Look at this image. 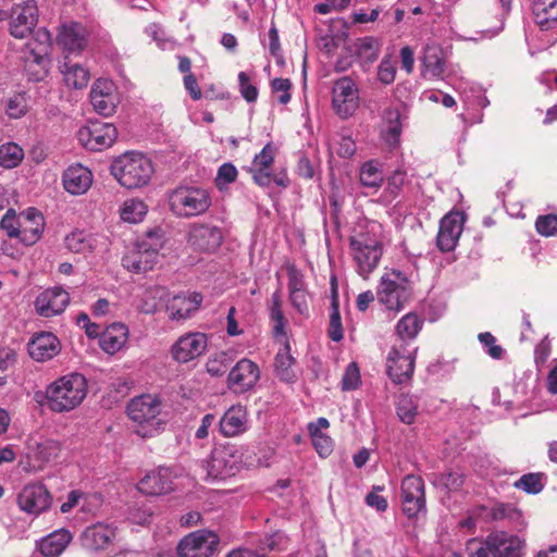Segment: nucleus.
Returning <instances> with one entry per match:
<instances>
[{"mask_svg": "<svg viewBox=\"0 0 557 557\" xmlns=\"http://www.w3.org/2000/svg\"><path fill=\"white\" fill-rule=\"evenodd\" d=\"M418 347L413 343L395 342L386 357V371L389 379L401 384L411 379Z\"/></svg>", "mask_w": 557, "mask_h": 557, "instance_id": "9", "label": "nucleus"}, {"mask_svg": "<svg viewBox=\"0 0 557 557\" xmlns=\"http://www.w3.org/2000/svg\"><path fill=\"white\" fill-rule=\"evenodd\" d=\"M18 239L27 246L39 240L45 227L44 215L35 208H28L20 213Z\"/></svg>", "mask_w": 557, "mask_h": 557, "instance_id": "28", "label": "nucleus"}, {"mask_svg": "<svg viewBox=\"0 0 557 557\" xmlns=\"http://www.w3.org/2000/svg\"><path fill=\"white\" fill-rule=\"evenodd\" d=\"M38 10L34 0L13 7L11 12L10 33L15 38L28 36L37 23Z\"/></svg>", "mask_w": 557, "mask_h": 557, "instance_id": "21", "label": "nucleus"}, {"mask_svg": "<svg viewBox=\"0 0 557 557\" xmlns=\"http://www.w3.org/2000/svg\"><path fill=\"white\" fill-rule=\"evenodd\" d=\"M36 39L40 41V47L37 52L33 53L34 61L42 69H46L49 63L48 51L51 44V35L46 28H39L36 33Z\"/></svg>", "mask_w": 557, "mask_h": 557, "instance_id": "51", "label": "nucleus"}, {"mask_svg": "<svg viewBox=\"0 0 557 557\" xmlns=\"http://www.w3.org/2000/svg\"><path fill=\"white\" fill-rule=\"evenodd\" d=\"M411 296L407 276L398 271L385 272L380 281L377 299L387 310L400 311Z\"/></svg>", "mask_w": 557, "mask_h": 557, "instance_id": "8", "label": "nucleus"}, {"mask_svg": "<svg viewBox=\"0 0 557 557\" xmlns=\"http://www.w3.org/2000/svg\"><path fill=\"white\" fill-rule=\"evenodd\" d=\"M219 545V536L208 530H197L184 536L178 546V557H212Z\"/></svg>", "mask_w": 557, "mask_h": 557, "instance_id": "14", "label": "nucleus"}, {"mask_svg": "<svg viewBox=\"0 0 557 557\" xmlns=\"http://www.w3.org/2000/svg\"><path fill=\"white\" fill-rule=\"evenodd\" d=\"M208 346V337L201 332H189L173 344L171 354L181 363H186L201 356Z\"/></svg>", "mask_w": 557, "mask_h": 557, "instance_id": "20", "label": "nucleus"}, {"mask_svg": "<svg viewBox=\"0 0 557 557\" xmlns=\"http://www.w3.org/2000/svg\"><path fill=\"white\" fill-rule=\"evenodd\" d=\"M384 228L376 221L368 222L364 230L350 238L352 258L359 275L367 278L379 265L383 253Z\"/></svg>", "mask_w": 557, "mask_h": 557, "instance_id": "1", "label": "nucleus"}, {"mask_svg": "<svg viewBox=\"0 0 557 557\" xmlns=\"http://www.w3.org/2000/svg\"><path fill=\"white\" fill-rule=\"evenodd\" d=\"M522 541L513 534L497 531L485 539H472L467 543L468 557H520ZM443 557H461L455 550H446Z\"/></svg>", "mask_w": 557, "mask_h": 557, "instance_id": "3", "label": "nucleus"}, {"mask_svg": "<svg viewBox=\"0 0 557 557\" xmlns=\"http://www.w3.org/2000/svg\"><path fill=\"white\" fill-rule=\"evenodd\" d=\"M98 237L84 231L72 232L64 239L65 247L75 253L94 250L98 246Z\"/></svg>", "mask_w": 557, "mask_h": 557, "instance_id": "40", "label": "nucleus"}, {"mask_svg": "<svg viewBox=\"0 0 557 557\" xmlns=\"http://www.w3.org/2000/svg\"><path fill=\"white\" fill-rule=\"evenodd\" d=\"M407 182V174L405 171L398 169L396 170L387 180L386 191L392 196L396 197L401 187Z\"/></svg>", "mask_w": 557, "mask_h": 557, "instance_id": "62", "label": "nucleus"}, {"mask_svg": "<svg viewBox=\"0 0 557 557\" xmlns=\"http://www.w3.org/2000/svg\"><path fill=\"white\" fill-rule=\"evenodd\" d=\"M293 363L294 358L289 352V347L286 345L275 357V370L282 381L292 382L295 380V374L292 370Z\"/></svg>", "mask_w": 557, "mask_h": 557, "instance_id": "48", "label": "nucleus"}, {"mask_svg": "<svg viewBox=\"0 0 557 557\" xmlns=\"http://www.w3.org/2000/svg\"><path fill=\"white\" fill-rule=\"evenodd\" d=\"M128 334V327L125 324L113 323L101 333L99 345L104 352L114 355L125 347Z\"/></svg>", "mask_w": 557, "mask_h": 557, "instance_id": "34", "label": "nucleus"}, {"mask_svg": "<svg viewBox=\"0 0 557 557\" xmlns=\"http://www.w3.org/2000/svg\"><path fill=\"white\" fill-rule=\"evenodd\" d=\"M396 410L401 422L411 424L418 414V401L412 396L401 395L397 400Z\"/></svg>", "mask_w": 557, "mask_h": 557, "instance_id": "49", "label": "nucleus"}, {"mask_svg": "<svg viewBox=\"0 0 557 557\" xmlns=\"http://www.w3.org/2000/svg\"><path fill=\"white\" fill-rule=\"evenodd\" d=\"M275 157V148L272 144H268L263 149L253 158L251 168L253 169H270Z\"/></svg>", "mask_w": 557, "mask_h": 557, "instance_id": "59", "label": "nucleus"}, {"mask_svg": "<svg viewBox=\"0 0 557 557\" xmlns=\"http://www.w3.org/2000/svg\"><path fill=\"white\" fill-rule=\"evenodd\" d=\"M27 98L24 92H16L11 96L5 106V112L11 119H20L27 112Z\"/></svg>", "mask_w": 557, "mask_h": 557, "instance_id": "53", "label": "nucleus"}, {"mask_svg": "<svg viewBox=\"0 0 557 557\" xmlns=\"http://www.w3.org/2000/svg\"><path fill=\"white\" fill-rule=\"evenodd\" d=\"M383 120L382 137L388 146L395 147L401 134L400 112L398 109L389 108L385 110Z\"/></svg>", "mask_w": 557, "mask_h": 557, "instance_id": "39", "label": "nucleus"}, {"mask_svg": "<svg viewBox=\"0 0 557 557\" xmlns=\"http://www.w3.org/2000/svg\"><path fill=\"white\" fill-rule=\"evenodd\" d=\"M154 173L151 160L140 152L128 151L115 158L111 174L127 189L141 188L150 182Z\"/></svg>", "mask_w": 557, "mask_h": 557, "instance_id": "4", "label": "nucleus"}, {"mask_svg": "<svg viewBox=\"0 0 557 557\" xmlns=\"http://www.w3.org/2000/svg\"><path fill=\"white\" fill-rule=\"evenodd\" d=\"M94 182V175L91 171L77 163L69 166L62 176V183L64 189L71 195H84L86 194Z\"/></svg>", "mask_w": 557, "mask_h": 557, "instance_id": "29", "label": "nucleus"}, {"mask_svg": "<svg viewBox=\"0 0 557 557\" xmlns=\"http://www.w3.org/2000/svg\"><path fill=\"white\" fill-rule=\"evenodd\" d=\"M28 449V463L25 470L35 473L59 456L60 445L53 440L35 441L29 444Z\"/></svg>", "mask_w": 557, "mask_h": 557, "instance_id": "25", "label": "nucleus"}, {"mask_svg": "<svg viewBox=\"0 0 557 557\" xmlns=\"http://www.w3.org/2000/svg\"><path fill=\"white\" fill-rule=\"evenodd\" d=\"M317 453L325 458L333 451V441L325 433L311 438Z\"/></svg>", "mask_w": 557, "mask_h": 557, "instance_id": "64", "label": "nucleus"}, {"mask_svg": "<svg viewBox=\"0 0 557 557\" xmlns=\"http://www.w3.org/2000/svg\"><path fill=\"white\" fill-rule=\"evenodd\" d=\"M88 28L78 22H69L61 25L57 42L66 55H79L89 42Z\"/></svg>", "mask_w": 557, "mask_h": 557, "instance_id": "16", "label": "nucleus"}, {"mask_svg": "<svg viewBox=\"0 0 557 557\" xmlns=\"http://www.w3.org/2000/svg\"><path fill=\"white\" fill-rule=\"evenodd\" d=\"M260 379L258 366L249 359H240L230 371L227 386L235 394L246 393L255 387Z\"/></svg>", "mask_w": 557, "mask_h": 557, "instance_id": "19", "label": "nucleus"}, {"mask_svg": "<svg viewBox=\"0 0 557 557\" xmlns=\"http://www.w3.org/2000/svg\"><path fill=\"white\" fill-rule=\"evenodd\" d=\"M513 486L528 494H537L544 487L542 482V475L540 473L523 474L519 480H517L513 483Z\"/></svg>", "mask_w": 557, "mask_h": 557, "instance_id": "54", "label": "nucleus"}, {"mask_svg": "<svg viewBox=\"0 0 557 557\" xmlns=\"http://www.w3.org/2000/svg\"><path fill=\"white\" fill-rule=\"evenodd\" d=\"M163 405L157 395L144 394L127 405V416L135 423V433L141 437L158 435L165 425Z\"/></svg>", "mask_w": 557, "mask_h": 557, "instance_id": "2", "label": "nucleus"}, {"mask_svg": "<svg viewBox=\"0 0 557 557\" xmlns=\"http://www.w3.org/2000/svg\"><path fill=\"white\" fill-rule=\"evenodd\" d=\"M61 351L60 339L51 332L36 333L28 343L29 356L38 362L51 360Z\"/></svg>", "mask_w": 557, "mask_h": 557, "instance_id": "26", "label": "nucleus"}, {"mask_svg": "<svg viewBox=\"0 0 557 557\" xmlns=\"http://www.w3.org/2000/svg\"><path fill=\"white\" fill-rule=\"evenodd\" d=\"M396 76V65L389 59H383L377 69V78L381 83L392 84Z\"/></svg>", "mask_w": 557, "mask_h": 557, "instance_id": "61", "label": "nucleus"}, {"mask_svg": "<svg viewBox=\"0 0 557 557\" xmlns=\"http://www.w3.org/2000/svg\"><path fill=\"white\" fill-rule=\"evenodd\" d=\"M332 302H331V314H330V327H329V336L334 342H339L343 334L342 319L338 307V298H337V289L335 286V278H332Z\"/></svg>", "mask_w": 557, "mask_h": 557, "instance_id": "44", "label": "nucleus"}, {"mask_svg": "<svg viewBox=\"0 0 557 557\" xmlns=\"http://www.w3.org/2000/svg\"><path fill=\"white\" fill-rule=\"evenodd\" d=\"M287 543L285 534L276 531L264 539L260 540L259 547L252 552L250 549H236L231 552L226 557H265L267 552L282 550Z\"/></svg>", "mask_w": 557, "mask_h": 557, "instance_id": "35", "label": "nucleus"}, {"mask_svg": "<svg viewBox=\"0 0 557 557\" xmlns=\"http://www.w3.org/2000/svg\"><path fill=\"white\" fill-rule=\"evenodd\" d=\"M168 292L162 286H149L143 288L136 296V308L146 314L154 313L166 297Z\"/></svg>", "mask_w": 557, "mask_h": 557, "instance_id": "37", "label": "nucleus"}, {"mask_svg": "<svg viewBox=\"0 0 557 557\" xmlns=\"http://www.w3.org/2000/svg\"><path fill=\"white\" fill-rule=\"evenodd\" d=\"M355 51L364 63L374 62L380 53V42L373 37H363L356 41Z\"/></svg>", "mask_w": 557, "mask_h": 557, "instance_id": "46", "label": "nucleus"}, {"mask_svg": "<svg viewBox=\"0 0 557 557\" xmlns=\"http://www.w3.org/2000/svg\"><path fill=\"white\" fill-rule=\"evenodd\" d=\"M272 90L280 92L278 101L282 104H286L290 101V87L292 83L288 78H274L271 83Z\"/></svg>", "mask_w": 557, "mask_h": 557, "instance_id": "63", "label": "nucleus"}, {"mask_svg": "<svg viewBox=\"0 0 557 557\" xmlns=\"http://www.w3.org/2000/svg\"><path fill=\"white\" fill-rule=\"evenodd\" d=\"M219 428L225 437L244 434L249 429L247 408L240 404L231 406L221 417Z\"/></svg>", "mask_w": 557, "mask_h": 557, "instance_id": "27", "label": "nucleus"}, {"mask_svg": "<svg viewBox=\"0 0 557 557\" xmlns=\"http://www.w3.org/2000/svg\"><path fill=\"white\" fill-rule=\"evenodd\" d=\"M422 324L423 321L414 313L404 315L396 325V342L412 343L422 329Z\"/></svg>", "mask_w": 557, "mask_h": 557, "instance_id": "41", "label": "nucleus"}, {"mask_svg": "<svg viewBox=\"0 0 557 557\" xmlns=\"http://www.w3.org/2000/svg\"><path fill=\"white\" fill-rule=\"evenodd\" d=\"M360 385V372L356 362H350L342 379V388L344 391H354Z\"/></svg>", "mask_w": 557, "mask_h": 557, "instance_id": "58", "label": "nucleus"}, {"mask_svg": "<svg viewBox=\"0 0 557 557\" xmlns=\"http://www.w3.org/2000/svg\"><path fill=\"white\" fill-rule=\"evenodd\" d=\"M359 178L361 185L369 188H379L384 181L383 172L374 161H368L361 166Z\"/></svg>", "mask_w": 557, "mask_h": 557, "instance_id": "47", "label": "nucleus"}, {"mask_svg": "<svg viewBox=\"0 0 557 557\" xmlns=\"http://www.w3.org/2000/svg\"><path fill=\"white\" fill-rule=\"evenodd\" d=\"M239 91L244 99L248 102H255L258 98V88L251 82L250 76L246 72L238 74Z\"/></svg>", "mask_w": 557, "mask_h": 557, "instance_id": "57", "label": "nucleus"}, {"mask_svg": "<svg viewBox=\"0 0 557 557\" xmlns=\"http://www.w3.org/2000/svg\"><path fill=\"white\" fill-rule=\"evenodd\" d=\"M532 13L542 30L557 28V0H532Z\"/></svg>", "mask_w": 557, "mask_h": 557, "instance_id": "36", "label": "nucleus"}, {"mask_svg": "<svg viewBox=\"0 0 557 557\" xmlns=\"http://www.w3.org/2000/svg\"><path fill=\"white\" fill-rule=\"evenodd\" d=\"M18 508L29 515H39L51 505V495L39 482L26 484L17 495Z\"/></svg>", "mask_w": 557, "mask_h": 557, "instance_id": "18", "label": "nucleus"}, {"mask_svg": "<svg viewBox=\"0 0 557 557\" xmlns=\"http://www.w3.org/2000/svg\"><path fill=\"white\" fill-rule=\"evenodd\" d=\"M169 206L172 213L178 218H196L210 209L212 196L205 187L182 185L170 193Z\"/></svg>", "mask_w": 557, "mask_h": 557, "instance_id": "6", "label": "nucleus"}, {"mask_svg": "<svg viewBox=\"0 0 557 557\" xmlns=\"http://www.w3.org/2000/svg\"><path fill=\"white\" fill-rule=\"evenodd\" d=\"M237 177V170L232 163L222 164L214 180L215 186L222 190Z\"/></svg>", "mask_w": 557, "mask_h": 557, "instance_id": "56", "label": "nucleus"}, {"mask_svg": "<svg viewBox=\"0 0 557 557\" xmlns=\"http://www.w3.org/2000/svg\"><path fill=\"white\" fill-rule=\"evenodd\" d=\"M403 512L409 518H417L426 510L424 482L421 476L406 475L400 485Z\"/></svg>", "mask_w": 557, "mask_h": 557, "instance_id": "12", "label": "nucleus"}, {"mask_svg": "<svg viewBox=\"0 0 557 557\" xmlns=\"http://www.w3.org/2000/svg\"><path fill=\"white\" fill-rule=\"evenodd\" d=\"M463 215L459 212L447 213L440 222L437 234V247L442 251H451L455 249L462 233Z\"/></svg>", "mask_w": 557, "mask_h": 557, "instance_id": "24", "label": "nucleus"}, {"mask_svg": "<svg viewBox=\"0 0 557 557\" xmlns=\"http://www.w3.org/2000/svg\"><path fill=\"white\" fill-rule=\"evenodd\" d=\"M87 394V381L79 373L64 375L46 389L48 407L54 412H65L82 404Z\"/></svg>", "mask_w": 557, "mask_h": 557, "instance_id": "5", "label": "nucleus"}, {"mask_svg": "<svg viewBox=\"0 0 557 557\" xmlns=\"http://www.w3.org/2000/svg\"><path fill=\"white\" fill-rule=\"evenodd\" d=\"M163 247L161 231L149 232L147 237L138 242L122 259L123 267L133 273H145L153 269Z\"/></svg>", "mask_w": 557, "mask_h": 557, "instance_id": "7", "label": "nucleus"}, {"mask_svg": "<svg viewBox=\"0 0 557 557\" xmlns=\"http://www.w3.org/2000/svg\"><path fill=\"white\" fill-rule=\"evenodd\" d=\"M535 227L541 235L553 236L557 234V216L553 214L539 216Z\"/></svg>", "mask_w": 557, "mask_h": 557, "instance_id": "60", "label": "nucleus"}, {"mask_svg": "<svg viewBox=\"0 0 557 557\" xmlns=\"http://www.w3.org/2000/svg\"><path fill=\"white\" fill-rule=\"evenodd\" d=\"M70 302V295L62 287L54 286L42 290L35 300L36 312L45 318L62 313Z\"/></svg>", "mask_w": 557, "mask_h": 557, "instance_id": "22", "label": "nucleus"}, {"mask_svg": "<svg viewBox=\"0 0 557 557\" xmlns=\"http://www.w3.org/2000/svg\"><path fill=\"white\" fill-rule=\"evenodd\" d=\"M202 302V296L199 293L189 295L174 296L166 306L172 320H186L197 311Z\"/></svg>", "mask_w": 557, "mask_h": 557, "instance_id": "33", "label": "nucleus"}, {"mask_svg": "<svg viewBox=\"0 0 557 557\" xmlns=\"http://www.w3.org/2000/svg\"><path fill=\"white\" fill-rule=\"evenodd\" d=\"M360 104L359 89L348 76L335 81L332 88V109L335 114L346 120L355 114Z\"/></svg>", "mask_w": 557, "mask_h": 557, "instance_id": "11", "label": "nucleus"}, {"mask_svg": "<svg viewBox=\"0 0 557 557\" xmlns=\"http://www.w3.org/2000/svg\"><path fill=\"white\" fill-rule=\"evenodd\" d=\"M20 214L13 209H9L0 221V227L11 238H18L20 236Z\"/></svg>", "mask_w": 557, "mask_h": 557, "instance_id": "55", "label": "nucleus"}, {"mask_svg": "<svg viewBox=\"0 0 557 557\" xmlns=\"http://www.w3.org/2000/svg\"><path fill=\"white\" fill-rule=\"evenodd\" d=\"M72 535L67 530L60 529L42 537L37 546L46 557L59 556L69 545Z\"/></svg>", "mask_w": 557, "mask_h": 557, "instance_id": "38", "label": "nucleus"}, {"mask_svg": "<svg viewBox=\"0 0 557 557\" xmlns=\"http://www.w3.org/2000/svg\"><path fill=\"white\" fill-rule=\"evenodd\" d=\"M24 159V150L16 143L0 145V165L4 169L16 168Z\"/></svg>", "mask_w": 557, "mask_h": 557, "instance_id": "45", "label": "nucleus"}, {"mask_svg": "<svg viewBox=\"0 0 557 557\" xmlns=\"http://www.w3.org/2000/svg\"><path fill=\"white\" fill-rule=\"evenodd\" d=\"M270 319L273 323V332L276 336L285 335L286 320L282 311V299L278 292L271 296Z\"/></svg>", "mask_w": 557, "mask_h": 557, "instance_id": "50", "label": "nucleus"}, {"mask_svg": "<svg viewBox=\"0 0 557 557\" xmlns=\"http://www.w3.org/2000/svg\"><path fill=\"white\" fill-rule=\"evenodd\" d=\"M423 75L443 79L447 73L444 51L436 42H428L422 55Z\"/></svg>", "mask_w": 557, "mask_h": 557, "instance_id": "31", "label": "nucleus"}, {"mask_svg": "<svg viewBox=\"0 0 557 557\" xmlns=\"http://www.w3.org/2000/svg\"><path fill=\"white\" fill-rule=\"evenodd\" d=\"M231 358L224 351L218 352L210 357L206 363L207 372L212 376H221L228 370Z\"/></svg>", "mask_w": 557, "mask_h": 557, "instance_id": "52", "label": "nucleus"}, {"mask_svg": "<svg viewBox=\"0 0 557 557\" xmlns=\"http://www.w3.org/2000/svg\"><path fill=\"white\" fill-rule=\"evenodd\" d=\"M62 74L66 86L74 89L85 88L90 78L89 71L81 64L64 63Z\"/></svg>", "mask_w": 557, "mask_h": 557, "instance_id": "42", "label": "nucleus"}, {"mask_svg": "<svg viewBox=\"0 0 557 557\" xmlns=\"http://www.w3.org/2000/svg\"><path fill=\"white\" fill-rule=\"evenodd\" d=\"M186 240L195 251L214 252L223 242V232L210 223H193L188 227Z\"/></svg>", "mask_w": 557, "mask_h": 557, "instance_id": "15", "label": "nucleus"}, {"mask_svg": "<svg viewBox=\"0 0 557 557\" xmlns=\"http://www.w3.org/2000/svg\"><path fill=\"white\" fill-rule=\"evenodd\" d=\"M176 474L172 469L160 467L148 472L137 484L140 493L146 495H162L174 490Z\"/></svg>", "mask_w": 557, "mask_h": 557, "instance_id": "23", "label": "nucleus"}, {"mask_svg": "<svg viewBox=\"0 0 557 557\" xmlns=\"http://www.w3.org/2000/svg\"><path fill=\"white\" fill-rule=\"evenodd\" d=\"M117 131L112 123L92 121L79 128L77 138L88 150L100 151L109 148L116 139Z\"/></svg>", "mask_w": 557, "mask_h": 557, "instance_id": "13", "label": "nucleus"}, {"mask_svg": "<svg viewBox=\"0 0 557 557\" xmlns=\"http://www.w3.org/2000/svg\"><path fill=\"white\" fill-rule=\"evenodd\" d=\"M148 211L147 205L138 199L131 198L124 201L120 209V216L127 223H139L146 216Z\"/></svg>", "mask_w": 557, "mask_h": 557, "instance_id": "43", "label": "nucleus"}, {"mask_svg": "<svg viewBox=\"0 0 557 557\" xmlns=\"http://www.w3.org/2000/svg\"><path fill=\"white\" fill-rule=\"evenodd\" d=\"M90 102L98 114L103 116L112 115L120 102L115 84L106 78L97 79L90 90Z\"/></svg>", "mask_w": 557, "mask_h": 557, "instance_id": "17", "label": "nucleus"}, {"mask_svg": "<svg viewBox=\"0 0 557 557\" xmlns=\"http://www.w3.org/2000/svg\"><path fill=\"white\" fill-rule=\"evenodd\" d=\"M116 530L104 523L88 527L83 535V545L90 550L106 549L115 539Z\"/></svg>", "mask_w": 557, "mask_h": 557, "instance_id": "32", "label": "nucleus"}, {"mask_svg": "<svg viewBox=\"0 0 557 557\" xmlns=\"http://www.w3.org/2000/svg\"><path fill=\"white\" fill-rule=\"evenodd\" d=\"M288 276V293H289V301L292 306L302 315H308L309 313V305L308 298L309 294L306 287V283L304 280L302 273L297 270L294 265L288 267L287 269Z\"/></svg>", "mask_w": 557, "mask_h": 557, "instance_id": "30", "label": "nucleus"}, {"mask_svg": "<svg viewBox=\"0 0 557 557\" xmlns=\"http://www.w3.org/2000/svg\"><path fill=\"white\" fill-rule=\"evenodd\" d=\"M242 454L232 445L215 447L205 463L206 479L222 481L234 476L240 468Z\"/></svg>", "mask_w": 557, "mask_h": 557, "instance_id": "10", "label": "nucleus"}]
</instances>
